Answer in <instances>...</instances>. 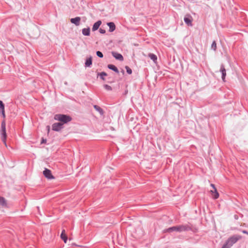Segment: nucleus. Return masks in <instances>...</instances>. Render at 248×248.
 Returning a JSON list of instances; mask_svg holds the SVG:
<instances>
[{"mask_svg": "<svg viewBox=\"0 0 248 248\" xmlns=\"http://www.w3.org/2000/svg\"><path fill=\"white\" fill-rule=\"evenodd\" d=\"M211 186L213 187V190H210V192L212 193V197L215 199H217L219 197V194L217 192L215 185L214 184H211Z\"/></svg>", "mask_w": 248, "mask_h": 248, "instance_id": "0eeeda50", "label": "nucleus"}, {"mask_svg": "<svg viewBox=\"0 0 248 248\" xmlns=\"http://www.w3.org/2000/svg\"><path fill=\"white\" fill-rule=\"evenodd\" d=\"M192 18L191 16L189 17H185L184 18V21L186 24H187L188 26H191Z\"/></svg>", "mask_w": 248, "mask_h": 248, "instance_id": "4468645a", "label": "nucleus"}, {"mask_svg": "<svg viewBox=\"0 0 248 248\" xmlns=\"http://www.w3.org/2000/svg\"><path fill=\"white\" fill-rule=\"evenodd\" d=\"M190 229L189 227L186 225H181L173 226L164 230V232H182Z\"/></svg>", "mask_w": 248, "mask_h": 248, "instance_id": "f03ea898", "label": "nucleus"}, {"mask_svg": "<svg viewBox=\"0 0 248 248\" xmlns=\"http://www.w3.org/2000/svg\"><path fill=\"white\" fill-rule=\"evenodd\" d=\"M94 108L97 111H98L101 114H103V111L102 109L100 107H99V106H98L97 105H94Z\"/></svg>", "mask_w": 248, "mask_h": 248, "instance_id": "aec40b11", "label": "nucleus"}, {"mask_svg": "<svg viewBox=\"0 0 248 248\" xmlns=\"http://www.w3.org/2000/svg\"><path fill=\"white\" fill-rule=\"evenodd\" d=\"M231 247L226 242L223 246H222V248H230Z\"/></svg>", "mask_w": 248, "mask_h": 248, "instance_id": "bb28decb", "label": "nucleus"}, {"mask_svg": "<svg viewBox=\"0 0 248 248\" xmlns=\"http://www.w3.org/2000/svg\"><path fill=\"white\" fill-rule=\"evenodd\" d=\"M80 17H76L75 18H71L70 21L72 23L75 24L76 26H78L80 21Z\"/></svg>", "mask_w": 248, "mask_h": 248, "instance_id": "1a4fd4ad", "label": "nucleus"}, {"mask_svg": "<svg viewBox=\"0 0 248 248\" xmlns=\"http://www.w3.org/2000/svg\"><path fill=\"white\" fill-rule=\"evenodd\" d=\"M111 54L112 56L117 60L122 61L124 60L123 56L119 53H118L115 52H112Z\"/></svg>", "mask_w": 248, "mask_h": 248, "instance_id": "6e6552de", "label": "nucleus"}, {"mask_svg": "<svg viewBox=\"0 0 248 248\" xmlns=\"http://www.w3.org/2000/svg\"><path fill=\"white\" fill-rule=\"evenodd\" d=\"M104 87H105V88L106 90H108V91H110V90H111V87L110 86H109V85H104Z\"/></svg>", "mask_w": 248, "mask_h": 248, "instance_id": "a878e982", "label": "nucleus"}, {"mask_svg": "<svg viewBox=\"0 0 248 248\" xmlns=\"http://www.w3.org/2000/svg\"><path fill=\"white\" fill-rule=\"evenodd\" d=\"M0 203L3 207H7V202L5 199L3 197H0Z\"/></svg>", "mask_w": 248, "mask_h": 248, "instance_id": "dca6fc26", "label": "nucleus"}, {"mask_svg": "<svg viewBox=\"0 0 248 248\" xmlns=\"http://www.w3.org/2000/svg\"><path fill=\"white\" fill-rule=\"evenodd\" d=\"M4 111V105L1 101H0V112Z\"/></svg>", "mask_w": 248, "mask_h": 248, "instance_id": "412c9836", "label": "nucleus"}, {"mask_svg": "<svg viewBox=\"0 0 248 248\" xmlns=\"http://www.w3.org/2000/svg\"><path fill=\"white\" fill-rule=\"evenodd\" d=\"M99 32L102 34H104L106 32V31L104 29L100 28L99 29Z\"/></svg>", "mask_w": 248, "mask_h": 248, "instance_id": "cd10ccee", "label": "nucleus"}, {"mask_svg": "<svg viewBox=\"0 0 248 248\" xmlns=\"http://www.w3.org/2000/svg\"><path fill=\"white\" fill-rule=\"evenodd\" d=\"M96 55L100 58H102L103 57L102 53L99 51L96 52Z\"/></svg>", "mask_w": 248, "mask_h": 248, "instance_id": "393cba45", "label": "nucleus"}, {"mask_svg": "<svg viewBox=\"0 0 248 248\" xmlns=\"http://www.w3.org/2000/svg\"><path fill=\"white\" fill-rule=\"evenodd\" d=\"M108 67L111 69V70H113L114 71H115V72H117V73H119V71L117 69V68L114 65H112V64H108Z\"/></svg>", "mask_w": 248, "mask_h": 248, "instance_id": "a211bd4d", "label": "nucleus"}, {"mask_svg": "<svg viewBox=\"0 0 248 248\" xmlns=\"http://www.w3.org/2000/svg\"><path fill=\"white\" fill-rule=\"evenodd\" d=\"M107 25L109 27V31L110 32H112L115 30V25L113 22L108 23Z\"/></svg>", "mask_w": 248, "mask_h": 248, "instance_id": "9d476101", "label": "nucleus"}, {"mask_svg": "<svg viewBox=\"0 0 248 248\" xmlns=\"http://www.w3.org/2000/svg\"><path fill=\"white\" fill-rule=\"evenodd\" d=\"M54 119L56 121H59V123L62 124V125L72 120L70 116L61 114H56L54 117Z\"/></svg>", "mask_w": 248, "mask_h": 248, "instance_id": "7ed1b4c3", "label": "nucleus"}, {"mask_svg": "<svg viewBox=\"0 0 248 248\" xmlns=\"http://www.w3.org/2000/svg\"><path fill=\"white\" fill-rule=\"evenodd\" d=\"M82 33L83 35L86 36H89L90 34V29L89 28H84L82 29Z\"/></svg>", "mask_w": 248, "mask_h": 248, "instance_id": "2eb2a0df", "label": "nucleus"}, {"mask_svg": "<svg viewBox=\"0 0 248 248\" xmlns=\"http://www.w3.org/2000/svg\"><path fill=\"white\" fill-rule=\"evenodd\" d=\"M1 114L2 115V117L3 118V120L1 122V139L2 142L5 144V146H7L6 145V138H7V134L6 132V123H5V110L1 112Z\"/></svg>", "mask_w": 248, "mask_h": 248, "instance_id": "f257e3e1", "label": "nucleus"}, {"mask_svg": "<svg viewBox=\"0 0 248 248\" xmlns=\"http://www.w3.org/2000/svg\"><path fill=\"white\" fill-rule=\"evenodd\" d=\"M220 72L222 73V78L223 81H225V78L226 75V70L223 66H222L220 68Z\"/></svg>", "mask_w": 248, "mask_h": 248, "instance_id": "ddd939ff", "label": "nucleus"}, {"mask_svg": "<svg viewBox=\"0 0 248 248\" xmlns=\"http://www.w3.org/2000/svg\"><path fill=\"white\" fill-rule=\"evenodd\" d=\"M99 75L100 76V78L103 79L105 80L104 77H106L107 76V74L105 72H101L100 73Z\"/></svg>", "mask_w": 248, "mask_h": 248, "instance_id": "4be33fe9", "label": "nucleus"}, {"mask_svg": "<svg viewBox=\"0 0 248 248\" xmlns=\"http://www.w3.org/2000/svg\"><path fill=\"white\" fill-rule=\"evenodd\" d=\"M148 56L151 60H152L155 63H156L157 61V57L155 55L152 53H150L149 54Z\"/></svg>", "mask_w": 248, "mask_h": 248, "instance_id": "f3484780", "label": "nucleus"}, {"mask_svg": "<svg viewBox=\"0 0 248 248\" xmlns=\"http://www.w3.org/2000/svg\"><path fill=\"white\" fill-rule=\"evenodd\" d=\"M63 128V125L60 123H56L52 124V130L55 131H60Z\"/></svg>", "mask_w": 248, "mask_h": 248, "instance_id": "423d86ee", "label": "nucleus"}, {"mask_svg": "<svg viewBox=\"0 0 248 248\" xmlns=\"http://www.w3.org/2000/svg\"><path fill=\"white\" fill-rule=\"evenodd\" d=\"M125 69L128 74H131L132 73V70L128 66H126Z\"/></svg>", "mask_w": 248, "mask_h": 248, "instance_id": "b1692460", "label": "nucleus"}, {"mask_svg": "<svg viewBox=\"0 0 248 248\" xmlns=\"http://www.w3.org/2000/svg\"><path fill=\"white\" fill-rule=\"evenodd\" d=\"M101 24V21L100 20L95 22L93 25V27L92 28L93 31H95L97 30L99 28V27Z\"/></svg>", "mask_w": 248, "mask_h": 248, "instance_id": "f8f14e48", "label": "nucleus"}, {"mask_svg": "<svg viewBox=\"0 0 248 248\" xmlns=\"http://www.w3.org/2000/svg\"><path fill=\"white\" fill-rule=\"evenodd\" d=\"M241 238L242 236L240 235H234L230 237L226 242L231 247Z\"/></svg>", "mask_w": 248, "mask_h": 248, "instance_id": "20e7f679", "label": "nucleus"}, {"mask_svg": "<svg viewBox=\"0 0 248 248\" xmlns=\"http://www.w3.org/2000/svg\"><path fill=\"white\" fill-rule=\"evenodd\" d=\"M92 64V58L90 57L89 58L87 59L85 62V66L87 67L90 66Z\"/></svg>", "mask_w": 248, "mask_h": 248, "instance_id": "6ab92c4d", "label": "nucleus"}, {"mask_svg": "<svg viewBox=\"0 0 248 248\" xmlns=\"http://www.w3.org/2000/svg\"><path fill=\"white\" fill-rule=\"evenodd\" d=\"M47 132L49 133V131H50V126H47Z\"/></svg>", "mask_w": 248, "mask_h": 248, "instance_id": "7c9ffc66", "label": "nucleus"}, {"mask_svg": "<svg viewBox=\"0 0 248 248\" xmlns=\"http://www.w3.org/2000/svg\"><path fill=\"white\" fill-rule=\"evenodd\" d=\"M211 48L214 50H216L217 49V44L215 41L212 43V44L211 45Z\"/></svg>", "mask_w": 248, "mask_h": 248, "instance_id": "5701e85b", "label": "nucleus"}, {"mask_svg": "<svg viewBox=\"0 0 248 248\" xmlns=\"http://www.w3.org/2000/svg\"><path fill=\"white\" fill-rule=\"evenodd\" d=\"M43 173L45 177L46 178L48 179H54V177L52 174L51 171L50 170L45 169V170L43 171Z\"/></svg>", "mask_w": 248, "mask_h": 248, "instance_id": "39448f33", "label": "nucleus"}, {"mask_svg": "<svg viewBox=\"0 0 248 248\" xmlns=\"http://www.w3.org/2000/svg\"><path fill=\"white\" fill-rule=\"evenodd\" d=\"M242 232L244 233L247 234V235H248V232L247 231L243 230L242 231Z\"/></svg>", "mask_w": 248, "mask_h": 248, "instance_id": "c756f323", "label": "nucleus"}, {"mask_svg": "<svg viewBox=\"0 0 248 248\" xmlns=\"http://www.w3.org/2000/svg\"><path fill=\"white\" fill-rule=\"evenodd\" d=\"M61 238L62 239L65 243L67 242V237L66 236V234L65 233V231L64 230H63L62 233L61 234Z\"/></svg>", "mask_w": 248, "mask_h": 248, "instance_id": "9b49d317", "label": "nucleus"}, {"mask_svg": "<svg viewBox=\"0 0 248 248\" xmlns=\"http://www.w3.org/2000/svg\"><path fill=\"white\" fill-rule=\"evenodd\" d=\"M46 140L43 139L41 141V143H46Z\"/></svg>", "mask_w": 248, "mask_h": 248, "instance_id": "c85d7f7f", "label": "nucleus"}]
</instances>
